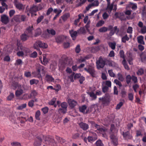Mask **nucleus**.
<instances>
[{"label": "nucleus", "mask_w": 146, "mask_h": 146, "mask_svg": "<svg viewBox=\"0 0 146 146\" xmlns=\"http://www.w3.org/2000/svg\"><path fill=\"white\" fill-rule=\"evenodd\" d=\"M34 101L31 100L29 101L28 103V105L29 107H33L34 106Z\"/></svg>", "instance_id": "55"}, {"label": "nucleus", "mask_w": 146, "mask_h": 146, "mask_svg": "<svg viewBox=\"0 0 146 146\" xmlns=\"http://www.w3.org/2000/svg\"><path fill=\"white\" fill-rule=\"evenodd\" d=\"M80 136V134L78 133H76L74 135L72 136V138L74 139H76L78 138Z\"/></svg>", "instance_id": "62"}, {"label": "nucleus", "mask_w": 146, "mask_h": 146, "mask_svg": "<svg viewBox=\"0 0 146 146\" xmlns=\"http://www.w3.org/2000/svg\"><path fill=\"white\" fill-rule=\"evenodd\" d=\"M131 80L135 83H137V77L134 76L133 75L131 76Z\"/></svg>", "instance_id": "64"}, {"label": "nucleus", "mask_w": 146, "mask_h": 146, "mask_svg": "<svg viewBox=\"0 0 146 146\" xmlns=\"http://www.w3.org/2000/svg\"><path fill=\"white\" fill-rule=\"evenodd\" d=\"M67 111V109L64 108H60L58 110V112L59 113H62L64 114L66 113Z\"/></svg>", "instance_id": "27"}, {"label": "nucleus", "mask_w": 146, "mask_h": 146, "mask_svg": "<svg viewBox=\"0 0 146 146\" xmlns=\"http://www.w3.org/2000/svg\"><path fill=\"white\" fill-rule=\"evenodd\" d=\"M129 40V38L128 37L127 35L122 37L121 38L122 41L124 43L126 42V41H128Z\"/></svg>", "instance_id": "37"}, {"label": "nucleus", "mask_w": 146, "mask_h": 146, "mask_svg": "<svg viewBox=\"0 0 146 146\" xmlns=\"http://www.w3.org/2000/svg\"><path fill=\"white\" fill-rule=\"evenodd\" d=\"M128 97L129 100L132 101L133 99V94L132 93H129Z\"/></svg>", "instance_id": "57"}, {"label": "nucleus", "mask_w": 146, "mask_h": 146, "mask_svg": "<svg viewBox=\"0 0 146 146\" xmlns=\"http://www.w3.org/2000/svg\"><path fill=\"white\" fill-rule=\"evenodd\" d=\"M46 79L47 82H52L54 80V79L51 76L46 74Z\"/></svg>", "instance_id": "18"}, {"label": "nucleus", "mask_w": 146, "mask_h": 146, "mask_svg": "<svg viewBox=\"0 0 146 146\" xmlns=\"http://www.w3.org/2000/svg\"><path fill=\"white\" fill-rule=\"evenodd\" d=\"M114 3V1H113L112 3L111 4H110V3H108L107 8L111 11L113 9Z\"/></svg>", "instance_id": "41"}, {"label": "nucleus", "mask_w": 146, "mask_h": 146, "mask_svg": "<svg viewBox=\"0 0 146 146\" xmlns=\"http://www.w3.org/2000/svg\"><path fill=\"white\" fill-rule=\"evenodd\" d=\"M117 76L119 80L121 82L124 80V78L121 74L120 73H118L117 74Z\"/></svg>", "instance_id": "39"}, {"label": "nucleus", "mask_w": 146, "mask_h": 146, "mask_svg": "<svg viewBox=\"0 0 146 146\" xmlns=\"http://www.w3.org/2000/svg\"><path fill=\"white\" fill-rule=\"evenodd\" d=\"M87 108V107L85 105H84L79 108L80 111L83 113H85V110H86Z\"/></svg>", "instance_id": "23"}, {"label": "nucleus", "mask_w": 146, "mask_h": 146, "mask_svg": "<svg viewBox=\"0 0 146 146\" xmlns=\"http://www.w3.org/2000/svg\"><path fill=\"white\" fill-rule=\"evenodd\" d=\"M121 134L122 135L123 137L125 139H126L127 136L129 134V131H127L125 132L123 131L121 132Z\"/></svg>", "instance_id": "46"}, {"label": "nucleus", "mask_w": 146, "mask_h": 146, "mask_svg": "<svg viewBox=\"0 0 146 146\" xmlns=\"http://www.w3.org/2000/svg\"><path fill=\"white\" fill-rule=\"evenodd\" d=\"M141 33L143 34H144L146 33V26H144L143 27L141 28Z\"/></svg>", "instance_id": "61"}, {"label": "nucleus", "mask_w": 146, "mask_h": 146, "mask_svg": "<svg viewBox=\"0 0 146 146\" xmlns=\"http://www.w3.org/2000/svg\"><path fill=\"white\" fill-rule=\"evenodd\" d=\"M108 65L110 66L113 67L115 66V62L112 61L108 60Z\"/></svg>", "instance_id": "48"}, {"label": "nucleus", "mask_w": 146, "mask_h": 146, "mask_svg": "<svg viewBox=\"0 0 146 146\" xmlns=\"http://www.w3.org/2000/svg\"><path fill=\"white\" fill-rule=\"evenodd\" d=\"M119 31V30L117 29V27L115 26L114 27L113 30H111L110 33V35L112 36L114 35V33H116V34L118 35V33Z\"/></svg>", "instance_id": "16"}, {"label": "nucleus", "mask_w": 146, "mask_h": 146, "mask_svg": "<svg viewBox=\"0 0 146 146\" xmlns=\"http://www.w3.org/2000/svg\"><path fill=\"white\" fill-rule=\"evenodd\" d=\"M55 138L59 143H63L66 141L64 139L57 136H56Z\"/></svg>", "instance_id": "22"}, {"label": "nucleus", "mask_w": 146, "mask_h": 146, "mask_svg": "<svg viewBox=\"0 0 146 146\" xmlns=\"http://www.w3.org/2000/svg\"><path fill=\"white\" fill-rule=\"evenodd\" d=\"M12 146H21V143L18 142H13L11 143Z\"/></svg>", "instance_id": "51"}, {"label": "nucleus", "mask_w": 146, "mask_h": 146, "mask_svg": "<svg viewBox=\"0 0 146 146\" xmlns=\"http://www.w3.org/2000/svg\"><path fill=\"white\" fill-rule=\"evenodd\" d=\"M38 82L39 81L38 80L35 79H33L30 80V84L31 85H32L34 84L36 85H37L38 84Z\"/></svg>", "instance_id": "30"}, {"label": "nucleus", "mask_w": 146, "mask_h": 146, "mask_svg": "<svg viewBox=\"0 0 146 146\" xmlns=\"http://www.w3.org/2000/svg\"><path fill=\"white\" fill-rule=\"evenodd\" d=\"M37 56V53L36 51H34L30 55V57L33 58H35Z\"/></svg>", "instance_id": "58"}, {"label": "nucleus", "mask_w": 146, "mask_h": 146, "mask_svg": "<svg viewBox=\"0 0 146 146\" xmlns=\"http://www.w3.org/2000/svg\"><path fill=\"white\" fill-rule=\"evenodd\" d=\"M72 73V74H70V75L68 76V77L70 79L71 82H74L73 78H74V75L75 74V73L73 72V73Z\"/></svg>", "instance_id": "50"}, {"label": "nucleus", "mask_w": 146, "mask_h": 146, "mask_svg": "<svg viewBox=\"0 0 146 146\" xmlns=\"http://www.w3.org/2000/svg\"><path fill=\"white\" fill-rule=\"evenodd\" d=\"M96 129H97L96 131L98 133H100V126L99 125H98L97 124H96L94 126Z\"/></svg>", "instance_id": "44"}, {"label": "nucleus", "mask_w": 146, "mask_h": 146, "mask_svg": "<svg viewBox=\"0 0 146 146\" xmlns=\"http://www.w3.org/2000/svg\"><path fill=\"white\" fill-rule=\"evenodd\" d=\"M40 115V112L39 110H38L35 113V117L36 119L40 120L39 116Z\"/></svg>", "instance_id": "29"}, {"label": "nucleus", "mask_w": 146, "mask_h": 146, "mask_svg": "<svg viewBox=\"0 0 146 146\" xmlns=\"http://www.w3.org/2000/svg\"><path fill=\"white\" fill-rule=\"evenodd\" d=\"M99 3L98 0H95L94 2L89 4L87 7H86V11H89L90 9L92 7L97 6L98 5Z\"/></svg>", "instance_id": "9"}, {"label": "nucleus", "mask_w": 146, "mask_h": 146, "mask_svg": "<svg viewBox=\"0 0 146 146\" xmlns=\"http://www.w3.org/2000/svg\"><path fill=\"white\" fill-rule=\"evenodd\" d=\"M123 103L122 102H120L119 104H117L116 107V109L117 110L119 109L123 105Z\"/></svg>", "instance_id": "63"}, {"label": "nucleus", "mask_w": 146, "mask_h": 146, "mask_svg": "<svg viewBox=\"0 0 146 146\" xmlns=\"http://www.w3.org/2000/svg\"><path fill=\"white\" fill-rule=\"evenodd\" d=\"M1 21L5 24H7L9 22L8 17L5 15H3L1 16Z\"/></svg>", "instance_id": "6"}, {"label": "nucleus", "mask_w": 146, "mask_h": 146, "mask_svg": "<svg viewBox=\"0 0 146 146\" xmlns=\"http://www.w3.org/2000/svg\"><path fill=\"white\" fill-rule=\"evenodd\" d=\"M129 6L133 10H136L137 8V4L136 3H130L129 5Z\"/></svg>", "instance_id": "28"}, {"label": "nucleus", "mask_w": 146, "mask_h": 146, "mask_svg": "<svg viewBox=\"0 0 146 146\" xmlns=\"http://www.w3.org/2000/svg\"><path fill=\"white\" fill-rule=\"evenodd\" d=\"M44 137V136L42 135H39L38 136L36 137V138L35 139L36 140H37L39 141L40 142H42V138H43ZM43 139L44 138H43Z\"/></svg>", "instance_id": "32"}, {"label": "nucleus", "mask_w": 146, "mask_h": 146, "mask_svg": "<svg viewBox=\"0 0 146 146\" xmlns=\"http://www.w3.org/2000/svg\"><path fill=\"white\" fill-rule=\"evenodd\" d=\"M108 60L105 58L103 59L101 58V68H103L105 65H107Z\"/></svg>", "instance_id": "15"}, {"label": "nucleus", "mask_w": 146, "mask_h": 146, "mask_svg": "<svg viewBox=\"0 0 146 146\" xmlns=\"http://www.w3.org/2000/svg\"><path fill=\"white\" fill-rule=\"evenodd\" d=\"M56 98H54L50 101L48 102V104L50 105H53L55 102Z\"/></svg>", "instance_id": "49"}, {"label": "nucleus", "mask_w": 146, "mask_h": 146, "mask_svg": "<svg viewBox=\"0 0 146 146\" xmlns=\"http://www.w3.org/2000/svg\"><path fill=\"white\" fill-rule=\"evenodd\" d=\"M23 5L21 3H18L16 5V7L19 10L22 9L23 7Z\"/></svg>", "instance_id": "56"}, {"label": "nucleus", "mask_w": 146, "mask_h": 146, "mask_svg": "<svg viewBox=\"0 0 146 146\" xmlns=\"http://www.w3.org/2000/svg\"><path fill=\"white\" fill-rule=\"evenodd\" d=\"M45 68L40 64H37L36 66V70L37 74L41 76L40 72L42 74H44L45 71L44 70Z\"/></svg>", "instance_id": "3"}, {"label": "nucleus", "mask_w": 146, "mask_h": 146, "mask_svg": "<svg viewBox=\"0 0 146 146\" xmlns=\"http://www.w3.org/2000/svg\"><path fill=\"white\" fill-rule=\"evenodd\" d=\"M27 104H22L21 105L19 106L17 108V109L19 110H22L23 109L25 108L26 107Z\"/></svg>", "instance_id": "53"}, {"label": "nucleus", "mask_w": 146, "mask_h": 146, "mask_svg": "<svg viewBox=\"0 0 146 146\" xmlns=\"http://www.w3.org/2000/svg\"><path fill=\"white\" fill-rule=\"evenodd\" d=\"M101 134H102V136L106 138H107V136L106 133H107V130L106 129H104L101 128Z\"/></svg>", "instance_id": "20"}, {"label": "nucleus", "mask_w": 146, "mask_h": 146, "mask_svg": "<svg viewBox=\"0 0 146 146\" xmlns=\"http://www.w3.org/2000/svg\"><path fill=\"white\" fill-rule=\"evenodd\" d=\"M80 45L79 44L75 48V52L77 53H78L80 52Z\"/></svg>", "instance_id": "60"}, {"label": "nucleus", "mask_w": 146, "mask_h": 146, "mask_svg": "<svg viewBox=\"0 0 146 146\" xmlns=\"http://www.w3.org/2000/svg\"><path fill=\"white\" fill-rule=\"evenodd\" d=\"M131 80V76L130 75H127L126 77V82L127 84L130 83Z\"/></svg>", "instance_id": "35"}, {"label": "nucleus", "mask_w": 146, "mask_h": 146, "mask_svg": "<svg viewBox=\"0 0 146 146\" xmlns=\"http://www.w3.org/2000/svg\"><path fill=\"white\" fill-rule=\"evenodd\" d=\"M14 95L13 93H11L7 97V100L8 101H11L13 98Z\"/></svg>", "instance_id": "42"}, {"label": "nucleus", "mask_w": 146, "mask_h": 146, "mask_svg": "<svg viewBox=\"0 0 146 146\" xmlns=\"http://www.w3.org/2000/svg\"><path fill=\"white\" fill-rule=\"evenodd\" d=\"M33 30V27L29 26L26 29L24 33H26L27 35H29L30 37H31L32 35V31Z\"/></svg>", "instance_id": "7"}, {"label": "nucleus", "mask_w": 146, "mask_h": 146, "mask_svg": "<svg viewBox=\"0 0 146 146\" xmlns=\"http://www.w3.org/2000/svg\"><path fill=\"white\" fill-rule=\"evenodd\" d=\"M108 73L110 76L112 77H114L115 76V74L113 73L112 70H108Z\"/></svg>", "instance_id": "47"}, {"label": "nucleus", "mask_w": 146, "mask_h": 146, "mask_svg": "<svg viewBox=\"0 0 146 146\" xmlns=\"http://www.w3.org/2000/svg\"><path fill=\"white\" fill-rule=\"evenodd\" d=\"M60 106L62 108L67 109L68 107V104L66 102H63L61 103Z\"/></svg>", "instance_id": "45"}, {"label": "nucleus", "mask_w": 146, "mask_h": 146, "mask_svg": "<svg viewBox=\"0 0 146 146\" xmlns=\"http://www.w3.org/2000/svg\"><path fill=\"white\" fill-rule=\"evenodd\" d=\"M109 46L113 49L114 50L115 48L116 44L115 42H110L108 43Z\"/></svg>", "instance_id": "36"}, {"label": "nucleus", "mask_w": 146, "mask_h": 146, "mask_svg": "<svg viewBox=\"0 0 146 146\" xmlns=\"http://www.w3.org/2000/svg\"><path fill=\"white\" fill-rule=\"evenodd\" d=\"M96 65L98 69L100 68V56L98 60L96 62Z\"/></svg>", "instance_id": "43"}, {"label": "nucleus", "mask_w": 146, "mask_h": 146, "mask_svg": "<svg viewBox=\"0 0 146 146\" xmlns=\"http://www.w3.org/2000/svg\"><path fill=\"white\" fill-rule=\"evenodd\" d=\"M30 37L29 35H28L26 33H24L21 35L20 38L22 41L25 42Z\"/></svg>", "instance_id": "12"}, {"label": "nucleus", "mask_w": 146, "mask_h": 146, "mask_svg": "<svg viewBox=\"0 0 146 146\" xmlns=\"http://www.w3.org/2000/svg\"><path fill=\"white\" fill-rule=\"evenodd\" d=\"M81 76V74L80 73H76L74 74V79L76 80L77 79L79 78Z\"/></svg>", "instance_id": "59"}, {"label": "nucleus", "mask_w": 146, "mask_h": 146, "mask_svg": "<svg viewBox=\"0 0 146 146\" xmlns=\"http://www.w3.org/2000/svg\"><path fill=\"white\" fill-rule=\"evenodd\" d=\"M37 140L35 139L33 143V145L34 146H40L41 145L42 143Z\"/></svg>", "instance_id": "40"}, {"label": "nucleus", "mask_w": 146, "mask_h": 146, "mask_svg": "<svg viewBox=\"0 0 146 146\" xmlns=\"http://www.w3.org/2000/svg\"><path fill=\"white\" fill-rule=\"evenodd\" d=\"M80 128L82 129L84 131H86L89 128L88 125L83 122L81 121L78 123Z\"/></svg>", "instance_id": "5"}, {"label": "nucleus", "mask_w": 146, "mask_h": 146, "mask_svg": "<svg viewBox=\"0 0 146 146\" xmlns=\"http://www.w3.org/2000/svg\"><path fill=\"white\" fill-rule=\"evenodd\" d=\"M42 33L41 29L39 28H37L35 31L34 36L36 37L40 35Z\"/></svg>", "instance_id": "21"}, {"label": "nucleus", "mask_w": 146, "mask_h": 146, "mask_svg": "<svg viewBox=\"0 0 146 146\" xmlns=\"http://www.w3.org/2000/svg\"><path fill=\"white\" fill-rule=\"evenodd\" d=\"M70 16V14L69 13H67L61 17L63 21H65L68 17H69Z\"/></svg>", "instance_id": "26"}, {"label": "nucleus", "mask_w": 146, "mask_h": 146, "mask_svg": "<svg viewBox=\"0 0 146 146\" xmlns=\"http://www.w3.org/2000/svg\"><path fill=\"white\" fill-rule=\"evenodd\" d=\"M21 15H15L13 17V19L11 20V21L12 22L13 21V19L16 22L20 23L21 21Z\"/></svg>", "instance_id": "14"}, {"label": "nucleus", "mask_w": 146, "mask_h": 146, "mask_svg": "<svg viewBox=\"0 0 146 146\" xmlns=\"http://www.w3.org/2000/svg\"><path fill=\"white\" fill-rule=\"evenodd\" d=\"M46 31L48 34H50L53 36L54 35L56 34V32L53 29H47Z\"/></svg>", "instance_id": "24"}, {"label": "nucleus", "mask_w": 146, "mask_h": 146, "mask_svg": "<svg viewBox=\"0 0 146 146\" xmlns=\"http://www.w3.org/2000/svg\"><path fill=\"white\" fill-rule=\"evenodd\" d=\"M38 46L40 48H47L48 45L46 44L43 43L40 41H38L34 44L33 47L37 50L39 51Z\"/></svg>", "instance_id": "1"}, {"label": "nucleus", "mask_w": 146, "mask_h": 146, "mask_svg": "<svg viewBox=\"0 0 146 146\" xmlns=\"http://www.w3.org/2000/svg\"><path fill=\"white\" fill-rule=\"evenodd\" d=\"M23 93V90L22 89H20L19 90H17L16 91L15 94L17 97H19Z\"/></svg>", "instance_id": "25"}, {"label": "nucleus", "mask_w": 146, "mask_h": 146, "mask_svg": "<svg viewBox=\"0 0 146 146\" xmlns=\"http://www.w3.org/2000/svg\"><path fill=\"white\" fill-rule=\"evenodd\" d=\"M84 70L89 73L92 77L95 76V71L94 68L92 67H88L87 68H85Z\"/></svg>", "instance_id": "4"}, {"label": "nucleus", "mask_w": 146, "mask_h": 146, "mask_svg": "<svg viewBox=\"0 0 146 146\" xmlns=\"http://www.w3.org/2000/svg\"><path fill=\"white\" fill-rule=\"evenodd\" d=\"M66 36L64 35L58 36L56 39V42L57 43L62 42L66 38Z\"/></svg>", "instance_id": "11"}, {"label": "nucleus", "mask_w": 146, "mask_h": 146, "mask_svg": "<svg viewBox=\"0 0 146 146\" xmlns=\"http://www.w3.org/2000/svg\"><path fill=\"white\" fill-rule=\"evenodd\" d=\"M122 63L125 69L127 70H129V68L126 63V62L125 59L123 60V61H122Z\"/></svg>", "instance_id": "34"}, {"label": "nucleus", "mask_w": 146, "mask_h": 146, "mask_svg": "<svg viewBox=\"0 0 146 146\" xmlns=\"http://www.w3.org/2000/svg\"><path fill=\"white\" fill-rule=\"evenodd\" d=\"M142 19L146 23V9H144L142 12Z\"/></svg>", "instance_id": "38"}, {"label": "nucleus", "mask_w": 146, "mask_h": 146, "mask_svg": "<svg viewBox=\"0 0 146 146\" xmlns=\"http://www.w3.org/2000/svg\"><path fill=\"white\" fill-rule=\"evenodd\" d=\"M143 37L142 36H140L137 38V41L138 43L145 44V42L143 40Z\"/></svg>", "instance_id": "19"}, {"label": "nucleus", "mask_w": 146, "mask_h": 146, "mask_svg": "<svg viewBox=\"0 0 146 146\" xmlns=\"http://www.w3.org/2000/svg\"><path fill=\"white\" fill-rule=\"evenodd\" d=\"M68 102L71 108H74L77 104V102L75 100L70 99H68Z\"/></svg>", "instance_id": "10"}, {"label": "nucleus", "mask_w": 146, "mask_h": 146, "mask_svg": "<svg viewBox=\"0 0 146 146\" xmlns=\"http://www.w3.org/2000/svg\"><path fill=\"white\" fill-rule=\"evenodd\" d=\"M69 33L72 37H76L77 36L78 32L77 31H74L73 30H70L69 31Z\"/></svg>", "instance_id": "17"}, {"label": "nucleus", "mask_w": 146, "mask_h": 146, "mask_svg": "<svg viewBox=\"0 0 146 146\" xmlns=\"http://www.w3.org/2000/svg\"><path fill=\"white\" fill-rule=\"evenodd\" d=\"M41 110L42 111L44 114H46L48 112V108L47 107H45L42 108Z\"/></svg>", "instance_id": "52"}, {"label": "nucleus", "mask_w": 146, "mask_h": 146, "mask_svg": "<svg viewBox=\"0 0 146 146\" xmlns=\"http://www.w3.org/2000/svg\"><path fill=\"white\" fill-rule=\"evenodd\" d=\"M102 91L104 93L107 92L109 88L111 87V83L110 81H106L102 82Z\"/></svg>", "instance_id": "2"}, {"label": "nucleus", "mask_w": 146, "mask_h": 146, "mask_svg": "<svg viewBox=\"0 0 146 146\" xmlns=\"http://www.w3.org/2000/svg\"><path fill=\"white\" fill-rule=\"evenodd\" d=\"M110 138L111 140V141L114 145H116L117 144V137L113 135H111Z\"/></svg>", "instance_id": "13"}, {"label": "nucleus", "mask_w": 146, "mask_h": 146, "mask_svg": "<svg viewBox=\"0 0 146 146\" xmlns=\"http://www.w3.org/2000/svg\"><path fill=\"white\" fill-rule=\"evenodd\" d=\"M114 83L117 85H118L119 87L122 86V84L121 82L117 79H115L114 81Z\"/></svg>", "instance_id": "54"}, {"label": "nucleus", "mask_w": 146, "mask_h": 146, "mask_svg": "<svg viewBox=\"0 0 146 146\" xmlns=\"http://www.w3.org/2000/svg\"><path fill=\"white\" fill-rule=\"evenodd\" d=\"M87 93L93 99H95L96 98V96L93 92H87Z\"/></svg>", "instance_id": "33"}, {"label": "nucleus", "mask_w": 146, "mask_h": 146, "mask_svg": "<svg viewBox=\"0 0 146 146\" xmlns=\"http://www.w3.org/2000/svg\"><path fill=\"white\" fill-rule=\"evenodd\" d=\"M78 32L79 34H85L86 33V31L84 27H81Z\"/></svg>", "instance_id": "31"}, {"label": "nucleus", "mask_w": 146, "mask_h": 146, "mask_svg": "<svg viewBox=\"0 0 146 146\" xmlns=\"http://www.w3.org/2000/svg\"><path fill=\"white\" fill-rule=\"evenodd\" d=\"M44 139L45 141H48V142L52 143H56L53 137L51 136H47L44 138Z\"/></svg>", "instance_id": "8"}]
</instances>
